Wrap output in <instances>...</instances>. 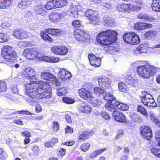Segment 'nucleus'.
<instances>
[{
	"instance_id": "nucleus-37",
	"label": "nucleus",
	"mask_w": 160,
	"mask_h": 160,
	"mask_svg": "<svg viewBox=\"0 0 160 160\" xmlns=\"http://www.w3.org/2000/svg\"><path fill=\"white\" fill-rule=\"evenodd\" d=\"M138 47L142 53L146 52L148 48H149L148 44L147 43L141 44Z\"/></svg>"
},
{
	"instance_id": "nucleus-55",
	"label": "nucleus",
	"mask_w": 160,
	"mask_h": 160,
	"mask_svg": "<svg viewBox=\"0 0 160 160\" xmlns=\"http://www.w3.org/2000/svg\"><path fill=\"white\" fill-rule=\"evenodd\" d=\"M124 134V132L123 130H121L118 131L116 139V140H118L120 138V137H122L123 135Z\"/></svg>"
},
{
	"instance_id": "nucleus-3",
	"label": "nucleus",
	"mask_w": 160,
	"mask_h": 160,
	"mask_svg": "<svg viewBox=\"0 0 160 160\" xmlns=\"http://www.w3.org/2000/svg\"><path fill=\"white\" fill-rule=\"evenodd\" d=\"M41 50L37 48H27L24 50L23 55L27 58L29 60L38 58L41 60L47 62L56 63L59 61V58L57 57L52 56L41 57Z\"/></svg>"
},
{
	"instance_id": "nucleus-12",
	"label": "nucleus",
	"mask_w": 160,
	"mask_h": 160,
	"mask_svg": "<svg viewBox=\"0 0 160 160\" xmlns=\"http://www.w3.org/2000/svg\"><path fill=\"white\" fill-rule=\"evenodd\" d=\"M125 78V82L127 84L134 87H137L138 86V80L133 75L130 73H128Z\"/></svg>"
},
{
	"instance_id": "nucleus-7",
	"label": "nucleus",
	"mask_w": 160,
	"mask_h": 160,
	"mask_svg": "<svg viewBox=\"0 0 160 160\" xmlns=\"http://www.w3.org/2000/svg\"><path fill=\"white\" fill-rule=\"evenodd\" d=\"M73 35L75 39L78 41L88 42L89 40V34L84 30L76 29L73 32Z\"/></svg>"
},
{
	"instance_id": "nucleus-8",
	"label": "nucleus",
	"mask_w": 160,
	"mask_h": 160,
	"mask_svg": "<svg viewBox=\"0 0 160 160\" xmlns=\"http://www.w3.org/2000/svg\"><path fill=\"white\" fill-rule=\"evenodd\" d=\"M46 32L42 31L40 33V36L45 41L52 42V39L47 33L52 35H57L60 34V30L54 28H48L45 30Z\"/></svg>"
},
{
	"instance_id": "nucleus-21",
	"label": "nucleus",
	"mask_w": 160,
	"mask_h": 160,
	"mask_svg": "<svg viewBox=\"0 0 160 160\" xmlns=\"http://www.w3.org/2000/svg\"><path fill=\"white\" fill-rule=\"evenodd\" d=\"M59 0H52L48 2L46 5V9L51 10L54 8H59Z\"/></svg>"
},
{
	"instance_id": "nucleus-9",
	"label": "nucleus",
	"mask_w": 160,
	"mask_h": 160,
	"mask_svg": "<svg viewBox=\"0 0 160 160\" xmlns=\"http://www.w3.org/2000/svg\"><path fill=\"white\" fill-rule=\"evenodd\" d=\"M98 15V13L97 12L90 9L87 10L85 15L88 19L92 21V23L95 25H98L99 22Z\"/></svg>"
},
{
	"instance_id": "nucleus-26",
	"label": "nucleus",
	"mask_w": 160,
	"mask_h": 160,
	"mask_svg": "<svg viewBox=\"0 0 160 160\" xmlns=\"http://www.w3.org/2000/svg\"><path fill=\"white\" fill-rule=\"evenodd\" d=\"M148 114L151 120L153 122L158 126L160 127V121L157 118L155 114L152 112L151 111L149 112Z\"/></svg>"
},
{
	"instance_id": "nucleus-58",
	"label": "nucleus",
	"mask_w": 160,
	"mask_h": 160,
	"mask_svg": "<svg viewBox=\"0 0 160 160\" xmlns=\"http://www.w3.org/2000/svg\"><path fill=\"white\" fill-rule=\"evenodd\" d=\"M21 134L22 136H24L26 137H31V135L29 132L28 131H26L22 132Z\"/></svg>"
},
{
	"instance_id": "nucleus-14",
	"label": "nucleus",
	"mask_w": 160,
	"mask_h": 160,
	"mask_svg": "<svg viewBox=\"0 0 160 160\" xmlns=\"http://www.w3.org/2000/svg\"><path fill=\"white\" fill-rule=\"evenodd\" d=\"M58 77L61 80L65 81L71 78L72 75L69 72L64 68H61L59 71Z\"/></svg>"
},
{
	"instance_id": "nucleus-5",
	"label": "nucleus",
	"mask_w": 160,
	"mask_h": 160,
	"mask_svg": "<svg viewBox=\"0 0 160 160\" xmlns=\"http://www.w3.org/2000/svg\"><path fill=\"white\" fill-rule=\"evenodd\" d=\"M2 53L5 62L10 67L13 66L16 62L17 55L12 48L9 46H4L2 49Z\"/></svg>"
},
{
	"instance_id": "nucleus-57",
	"label": "nucleus",
	"mask_w": 160,
	"mask_h": 160,
	"mask_svg": "<svg viewBox=\"0 0 160 160\" xmlns=\"http://www.w3.org/2000/svg\"><path fill=\"white\" fill-rule=\"evenodd\" d=\"M18 112L19 113H25L27 115H32V114L30 112H28V111H23L21 110L19 111H17L15 112H13L12 114H17Z\"/></svg>"
},
{
	"instance_id": "nucleus-23",
	"label": "nucleus",
	"mask_w": 160,
	"mask_h": 160,
	"mask_svg": "<svg viewBox=\"0 0 160 160\" xmlns=\"http://www.w3.org/2000/svg\"><path fill=\"white\" fill-rule=\"evenodd\" d=\"M78 109L79 112L85 113H90L92 110L91 107L88 104L79 105Z\"/></svg>"
},
{
	"instance_id": "nucleus-50",
	"label": "nucleus",
	"mask_w": 160,
	"mask_h": 160,
	"mask_svg": "<svg viewBox=\"0 0 160 160\" xmlns=\"http://www.w3.org/2000/svg\"><path fill=\"white\" fill-rule=\"evenodd\" d=\"M7 41L6 35L4 33H0V42L3 43Z\"/></svg>"
},
{
	"instance_id": "nucleus-48",
	"label": "nucleus",
	"mask_w": 160,
	"mask_h": 160,
	"mask_svg": "<svg viewBox=\"0 0 160 160\" xmlns=\"http://www.w3.org/2000/svg\"><path fill=\"white\" fill-rule=\"evenodd\" d=\"M90 147V144L88 143H84L81 146L80 148L81 150L84 152H86L88 151Z\"/></svg>"
},
{
	"instance_id": "nucleus-24",
	"label": "nucleus",
	"mask_w": 160,
	"mask_h": 160,
	"mask_svg": "<svg viewBox=\"0 0 160 160\" xmlns=\"http://www.w3.org/2000/svg\"><path fill=\"white\" fill-rule=\"evenodd\" d=\"M141 7L132 4H126L125 12H129L131 11L138 12L140 10Z\"/></svg>"
},
{
	"instance_id": "nucleus-34",
	"label": "nucleus",
	"mask_w": 160,
	"mask_h": 160,
	"mask_svg": "<svg viewBox=\"0 0 160 160\" xmlns=\"http://www.w3.org/2000/svg\"><path fill=\"white\" fill-rule=\"evenodd\" d=\"M104 99L106 101H112L115 100L116 99L113 96L112 94L111 93L107 92H105L104 95Z\"/></svg>"
},
{
	"instance_id": "nucleus-39",
	"label": "nucleus",
	"mask_w": 160,
	"mask_h": 160,
	"mask_svg": "<svg viewBox=\"0 0 160 160\" xmlns=\"http://www.w3.org/2000/svg\"><path fill=\"white\" fill-rule=\"evenodd\" d=\"M60 55H64L67 54L68 52V48L64 46H59Z\"/></svg>"
},
{
	"instance_id": "nucleus-63",
	"label": "nucleus",
	"mask_w": 160,
	"mask_h": 160,
	"mask_svg": "<svg viewBox=\"0 0 160 160\" xmlns=\"http://www.w3.org/2000/svg\"><path fill=\"white\" fill-rule=\"evenodd\" d=\"M42 110V108L40 104H37L36 105V111L37 112H40Z\"/></svg>"
},
{
	"instance_id": "nucleus-2",
	"label": "nucleus",
	"mask_w": 160,
	"mask_h": 160,
	"mask_svg": "<svg viewBox=\"0 0 160 160\" xmlns=\"http://www.w3.org/2000/svg\"><path fill=\"white\" fill-rule=\"evenodd\" d=\"M118 32L111 30H107L105 31H102L99 33L97 37V41L102 46H106L104 48V50L107 52H113L117 50L114 49L112 44V41H116Z\"/></svg>"
},
{
	"instance_id": "nucleus-36",
	"label": "nucleus",
	"mask_w": 160,
	"mask_h": 160,
	"mask_svg": "<svg viewBox=\"0 0 160 160\" xmlns=\"http://www.w3.org/2000/svg\"><path fill=\"white\" fill-rule=\"evenodd\" d=\"M156 34V32L150 31L146 32L144 35V37L147 39H150L151 38L154 37Z\"/></svg>"
},
{
	"instance_id": "nucleus-54",
	"label": "nucleus",
	"mask_w": 160,
	"mask_h": 160,
	"mask_svg": "<svg viewBox=\"0 0 160 160\" xmlns=\"http://www.w3.org/2000/svg\"><path fill=\"white\" fill-rule=\"evenodd\" d=\"M140 30L145 29L149 27L150 25L146 23H140Z\"/></svg>"
},
{
	"instance_id": "nucleus-19",
	"label": "nucleus",
	"mask_w": 160,
	"mask_h": 160,
	"mask_svg": "<svg viewBox=\"0 0 160 160\" xmlns=\"http://www.w3.org/2000/svg\"><path fill=\"white\" fill-rule=\"evenodd\" d=\"M62 16L63 15L61 13L57 12H52L49 15V18L51 22L57 23L60 21Z\"/></svg>"
},
{
	"instance_id": "nucleus-27",
	"label": "nucleus",
	"mask_w": 160,
	"mask_h": 160,
	"mask_svg": "<svg viewBox=\"0 0 160 160\" xmlns=\"http://www.w3.org/2000/svg\"><path fill=\"white\" fill-rule=\"evenodd\" d=\"M114 105L118 109L126 111L128 109V105L117 101L114 102Z\"/></svg>"
},
{
	"instance_id": "nucleus-38",
	"label": "nucleus",
	"mask_w": 160,
	"mask_h": 160,
	"mask_svg": "<svg viewBox=\"0 0 160 160\" xmlns=\"http://www.w3.org/2000/svg\"><path fill=\"white\" fill-rule=\"evenodd\" d=\"M137 110L138 112L144 115L145 117H148V114L146 110L142 106L140 105L138 106L137 108Z\"/></svg>"
},
{
	"instance_id": "nucleus-4",
	"label": "nucleus",
	"mask_w": 160,
	"mask_h": 160,
	"mask_svg": "<svg viewBox=\"0 0 160 160\" xmlns=\"http://www.w3.org/2000/svg\"><path fill=\"white\" fill-rule=\"evenodd\" d=\"M88 86H87V88H81L78 91L80 96L84 99L88 101L92 100L94 97L92 95L91 92L93 90L97 95H100L102 94L104 95L105 91L104 89L99 87H96L94 88L92 85L90 83L88 84Z\"/></svg>"
},
{
	"instance_id": "nucleus-61",
	"label": "nucleus",
	"mask_w": 160,
	"mask_h": 160,
	"mask_svg": "<svg viewBox=\"0 0 160 160\" xmlns=\"http://www.w3.org/2000/svg\"><path fill=\"white\" fill-rule=\"evenodd\" d=\"M60 7L64 6L67 4L68 2L66 0H59Z\"/></svg>"
},
{
	"instance_id": "nucleus-22",
	"label": "nucleus",
	"mask_w": 160,
	"mask_h": 160,
	"mask_svg": "<svg viewBox=\"0 0 160 160\" xmlns=\"http://www.w3.org/2000/svg\"><path fill=\"white\" fill-rule=\"evenodd\" d=\"M13 35L17 38L21 39L27 38L28 36V33L25 31L16 30L14 32Z\"/></svg>"
},
{
	"instance_id": "nucleus-40",
	"label": "nucleus",
	"mask_w": 160,
	"mask_h": 160,
	"mask_svg": "<svg viewBox=\"0 0 160 160\" xmlns=\"http://www.w3.org/2000/svg\"><path fill=\"white\" fill-rule=\"evenodd\" d=\"M51 51L53 53L57 55H60L59 46H53L51 48Z\"/></svg>"
},
{
	"instance_id": "nucleus-53",
	"label": "nucleus",
	"mask_w": 160,
	"mask_h": 160,
	"mask_svg": "<svg viewBox=\"0 0 160 160\" xmlns=\"http://www.w3.org/2000/svg\"><path fill=\"white\" fill-rule=\"evenodd\" d=\"M53 129L54 131H57L59 129V126L57 122H54L52 124Z\"/></svg>"
},
{
	"instance_id": "nucleus-41",
	"label": "nucleus",
	"mask_w": 160,
	"mask_h": 160,
	"mask_svg": "<svg viewBox=\"0 0 160 160\" xmlns=\"http://www.w3.org/2000/svg\"><path fill=\"white\" fill-rule=\"evenodd\" d=\"M57 93L58 96H63L65 95L67 91L64 88L58 89L56 91Z\"/></svg>"
},
{
	"instance_id": "nucleus-35",
	"label": "nucleus",
	"mask_w": 160,
	"mask_h": 160,
	"mask_svg": "<svg viewBox=\"0 0 160 160\" xmlns=\"http://www.w3.org/2000/svg\"><path fill=\"white\" fill-rule=\"evenodd\" d=\"M133 39L132 44H137L140 42V38L135 33L132 32Z\"/></svg>"
},
{
	"instance_id": "nucleus-33",
	"label": "nucleus",
	"mask_w": 160,
	"mask_h": 160,
	"mask_svg": "<svg viewBox=\"0 0 160 160\" xmlns=\"http://www.w3.org/2000/svg\"><path fill=\"white\" fill-rule=\"evenodd\" d=\"M130 116L132 120L137 122H139L143 120L142 117L138 114H134L131 115Z\"/></svg>"
},
{
	"instance_id": "nucleus-60",
	"label": "nucleus",
	"mask_w": 160,
	"mask_h": 160,
	"mask_svg": "<svg viewBox=\"0 0 160 160\" xmlns=\"http://www.w3.org/2000/svg\"><path fill=\"white\" fill-rule=\"evenodd\" d=\"M39 149L38 146H33L32 151L35 154H37L39 152Z\"/></svg>"
},
{
	"instance_id": "nucleus-16",
	"label": "nucleus",
	"mask_w": 160,
	"mask_h": 160,
	"mask_svg": "<svg viewBox=\"0 0 160 160\" xmlns=\"http://www.w3.org/2000/svg\"><path fill=\"white\" fill-rule=\"evenodd\" d=\"M99 85L102 87L108 88L111 83V80L108 78L103 76L100 77L98 79Z\"/></svg>"
},
{
	"instance_id": "nucleus-25",
	"label": "nucleus",
	"mask_w": 160,
	"mask_h": 160,
	"mask_svg": "<svg viewBox=\"0 0 160 160\" xmlns=\"http://www.w3.org/2000/svg\"><path fill=\"white\" fill-rule=\"evenodd\" d=\"M93 133V131H86L78 136V139L80 141H84L91 136Z\"/></svg>"
},
{
	"instance_id": "nucleus-31",
	"label": "nucleus",
	"mask_w": 160,
	"mask_h": 160,
	"mask_svg": "<svg viewBox=\"0 0 160 160\" xmlns=\"http://www.w3.org/2000/svg\"><path fill=\"white\" fill-rule=\"evenodd\" d=\"M12 2V0H0V8H4L9 6Z\"/></svg>"
},
{
	"instance_id": "nucleus-18",
	"label": "nucleus",
	"mask_w": 160,
	"mask_h": 160,
	"mask_svg": "<svg viewBox=\"0 0 160 160\" xmlns=\"http://www.w3.org/2000/svg\"><path fill=\"white\" fill-rule=\"evenodd\" d=\"M45 8L46 9V5L45 6L42 3H38L34 7V12L37 14L44 15L46 13Z\"/></svg>"
},
{
	"instance_id": "nucleus-64",
	"label": "nucleus",
	"mask_w": 160,
	"mask_h": 160,
	"mask_svg": "<svg viewBox=\"0 0 160 160\" xmlns=\"http://www.w3.org/2000/svg\"><path fill=\"white\" fill-rule=\"evenodd\" d=\"M59 152L61 156H63L65 155L66 153V150L63 148H61Z\"/></svg>"
},
{
	"instance_id": "nucleus-20",
	"label": "nucleus",
	"mask_w": 160,
	"mask_h": 160,
	"mask_svg": "<svg viewBox=\"0 0 160 160\" xmlns=\"http://www.w3.org/2000/svg\"><path fill=\"white\" fill-rule=\"evenodd\" d=\"M21 74L24 77L30 78L31 77L35 76L36 72L33 68H28L22 71Z\"/></svg>"
},
{
	"instance_id": "nucleus-13",
	"label": "nucleus",
	"mask_w": 160,
	"mask_h": 160,
	"mask_svg": "<svg viewBox=\"0 0 160 160\" xmlns=\"http://www.w3.org/2000/svg\"><path fill=\"white\" fill-rule=\"evenodd\" d=\"M113 118L116 121L123 123L127 122L126 118L123 113L117 110L114 111L112 113Z\"/></svg>"
},
{
	"instance_id": "nucleus-15",
	"label": "nucleus",
	"mask_w": 160,
	"mask_h": 160,
	"mask_svg": "<svg viewBox=\"0 0 160 160\" xmlns=\"http://www.w3.org/2000/svg\"><path fill=\"white\" fill-rule=\"evenodd\" d=\"M90 64L95 67H99L100 65L101 59L100 58H97L96 56L92 53L88 55Z\"/></svg>"
},
{
	"instance_id": "nucleus-28",
	"label": "nucleus",
	"mask_w": 160,
	"mask_h": 160,
	"mask_svg": "<svg viewBox=\"0 0 160 160\" xmlns=\"http://www.w3.org/2000/svg\"><path fill=\"white\" fill-rule=\"evenodd\" d=\"M138 19H141L143 21H150L152 19V16L146 14H139L137 16Z\"/></svg>"
},
{
	"instance_id": "nucleus-10",
	"label": "nucleus",
	"mask_w": 160,
	"mask_h": 160,
	"mask_svg": "<svg viewBox=\"0 0 160 160\" xmlns=\"http://www.w3.org/2000/svg\"><path fill=\"white\" fill-rule=\"evenodd\" d=\"M40 76L42 79L53 82L56 86H59L60 85V83L57 78L49 72H42L41 73Z\"/></svg>"
},
{
	"instance_id": "nucleus-29",
	"label": "nucleus",
	"mask_w": 160,
	"mask_h": 160,
	"mask_svg": "<svg viewBox=\"0 0 160 160\" xmlns=\"http://www.w3.org/2000/svg\"><path fill=\"white\" fill-rule=\"evenodd\" d=\"M160 0H153L152 4V10L155 11L159 12Z\"/></svg>"
},
{
	"instance_id": "nucleus-44",
	"label": "nucleus",
	"mask_w": 160,
	"mask_h": 160,
	"mask_svg": "<svg viewBox=\"0 0 160 160\" xmlns=\"http://www.w3.org/2000/svg\"><path fill=\"white\" fill-rule=\"evenodd\" d=\"M131 33H127L124 34L123 36V39L124 41L128 43L129 44V41L130 42Z\"/></svg>"
},
{
	"instance_id": "nucleus-30",
	"label": "nucleus",
	"mask_w": 160,
	"mask_h": 160,
	"mask_svg": "<svg viewBox=\"0 0 160 160\" xmlns=\"http://www.w3.org/2000/svg\"><path fill=\"white\" fill-rule=\"evenodd\" d=\"M159 146H153L150 149L151 152L154 156L160 158V148H158Z\"/></svg>"
},
{
	"instance_id": "nucleus-47",
	"label": "nucleus",
	"mask_w": 160,
	"mask_h": 160,
	"mask_svg": "<svg viewBox=\"0 0 160 160\" xmlns=\"http://www.w3.org/2000/svg\"><path fill=\"white\" fill-rule=\"evenodd\" d=\"M118 88L121 92H125L126 91V86L122 82H119L118 83Z\"/></svg>"
},
{
	"instance_id": "nucleus-56",
	"label": "nucleus",
	"mask_w": 160,
	"mask_h": 160,
	"mask_svg": "<svg viewBox=\"0 0 160 160\" xmlns=\"http://www.w3.org/2000/svg\"><path fill=\"white\" fill-rule=\"evenodd\" d=\"M65 133L66 134H71L73 132V129L69 126H67L65 128Z\"/></svg>"
},
{
	"instance_id": "nucleus-1",
	"label": "nucleus",
	"mask_w": 160,
	"mask_h": 160,
	"mask_svg": "<svg viewBox=\"0 0 160 160\" xmlns=\"http://www.w3.org/2000/svg\"><path fill=\"white\" fill-rule=\"evenodd\" d=\"M29 83L25 84V94L32 98L48 99L52 95L50 86L47 83L42 81H39L34 76L30 78Z\"/></svg>"
},
{
	"instance_id": "nucleus-6",
	"label": "nucleus",
	"mask_w": 160,
	"mask_h": 160,
	"mask_svg": "<svg viewBox=\"0 0 160 160\" xmlns=\"http://www.w3.org/2000/svg\"><path fill=\"white\" fill-rule=\"evenodd\" d=\"M159 69L153 66L144 65L138 67L137 72L138 75L144 78H148L159 70Z\"/></svg>"
},
{
	"instance_id": "nucleus-11",
	"label": "nucleus",
	"mask_w": 160,
	"mask_h": 160,
	"mask_svg": "<svg viewBox=\"0 0 160 160\" xmlns=\"http://www.w3.org/2000/svg\"><path fill=\"white\" fill-rule=\"evenodd\" d=\"M142 102L144 105L149 107L156 106V103L153 98L152 96L148 93H147L141 98Z\"/></svg>"
},
{
	"instance_id": "nucleus-46",
	"label": "nucleus",
	"mask_w": 160,
	"mask_h": 160,
	"mask_svg": "<svg viewBox=\"0 0 160 160\" xmlns=\"http://www.w3.org/2000/svg\"><path fill=\"white\" fill-rule=\"evenodd\" d=\"M6 84L3 81H0V93L6 90Z\"/></svg>"
},
{
	"instance_id": "nucleus-17",
	"label": "nucleus",
	"mask_w": 160,
	"mask_h": 160,
	"mask_svg": "<svg viewBox=\"0 0 160 160\" xmlns=\"http://www.w3.org/2000/svg\"><path fill=\"white\" fill-rule=\"evenodd\" d=\"M141 133L142 137L146 139H149L152 135V130L148 126L142 127L141 128Z\"/></svg>"
},
{
	"instance_id": "nucleus-49",
	"label": "nucleus",
	"mask_w": 160,
	"mask_h": 160,
	"mask_svg": "<svg viewBox=\"0 0 160 160\" xmlns=\"http://www.w3.org/2000/svg\"><path fill=\"white\" fill-rule=\"evenodd\" d=\"M126 4L125 3H122L118 5L117 7V9L119 11L123 12H125Z\"/></svg>"
},
{
	"instance_id": "nucleus-43",
	"label": "nucleus",
	"mask_w": 160,
	"mask_h": 160,
	"mask_svg": "<svg viewBox=\"0 0 160 160\" xmlns=\"http://www.w3.org/2000/svg\"><path fill=\"white\" fill-rule=\"evenodd\" d=\"M32 0H22V2L18 4V6L20 8H22L23 6H26L27 5L30 4Z\"/></svg>"
},
{
	"instance_id": "nucleus-32",
	"label": "nucleus",
	"mask_w": 160,
	"mask_h": 160,
	"mask_svg": "<svg viewBox=\"0 0 160 160\" xmlns=\"http://www.w3.org/2000/svg\"><path fill=\"white\" fill-rule=\"evenodd\" d=\"M105 108L108 111L111 112H114L117 110L115 106L111 102H107L105 104Z\"/></svg>"
},
{
	"instance_id": "nucleus-51",
	"label": "nucleus",
	"mask_w": 160,
	"mask_h": 160,
	"mask_svg": "<svg viewBox=\"0 0 160 160\" xmlns=\"http://www.w3.org/2000/svg\"><path fill=\"white\" fill-rule=\"evenodd\" d=\"M100 115L105 120H108L110 119L109 115L105 112H101Z\"/></svg>"
},
{
	"instance_id": "nucleus-52",
	"label": "nucleus",
	"mask_w": 160,
	"mask_h": 160,
	"mask_svg": "<svg viewBox=\"0 0 160 160\" xmlns=\"http://www.w3.org/2000/svg\"><path fill=\"white\" fill-rule=\"evenodd\" d=\"M104 22L107 24L109 25H112V24L114 22V20L110 18L107 17L104 20Z\"/></svg>"
},
{
	"instance_id": "nucleus-62",
	"label": "nucleus",
	"mask_w": 160,
	"mask_h": 160,
	"mask_svg": "<svg viewBox=\"0 0 160 160\" xmlns=\"http://www.w3.org/2000/svg\"><path fill=\"white\" fill-rule=\"evenodd\" d=\"M107 150V148H106L101 149H98L96 150L95 151V152H96V153L98 155L99 154L104 152V151H106Z\"/></svg>"
},
{
	"instance_id": "nucleus-45",
	"label": "nucleus",
	"mask_w": 160,
	"mask_h": 160,
	"mask_svg": "<svg viewBox=\"0 0 160 160\" xmlns=\"http://www.w3.org/2000/svg\"><path fill=\"white\" fill-rule=\"evenodd\" d=\"M81 22L78 20H74L72 22V26L74 28H79L81 25Z\"/></svg>"
},
{
	"instance_id": "nucleus-59",
	"label": "nucleus",
	"mask_w": 160,
	"mask_h": 160,
	"mask_svg": "<svg viewBox=\"0 0 160 160\" xmlns=\"http://www.w3.org/2000/svg\"><path fill=\"white\" fill-rule=\"evenodd\" d=\"M102 5L108 9L112 7L111 4L110 3H108L106 2H103L102 3Z\"/></svg>"
},
{
	"instance_id": "nucleus-42",
	"label": "nucleus",
	"mask_w": 160,
	"mask_h": 160,
	"mask_svg": "<svg viewBox=\"0 0 160 160\" xmlns=\"http://www.w3.org/2000/svg\"><path fill=\"white\" fill-rule=\"evenodd\" d=\"M62 101L68 104H72L75 102V100L73 99H72L69 97H65L62 98Z\"/></svg>"
}]
</instances>
